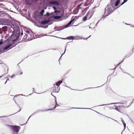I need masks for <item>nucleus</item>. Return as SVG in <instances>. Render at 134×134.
Instances as JSON below:
<instances>
[{
  "label": "nucleus",
  "mask_w": 134,
  "mask_h": 134,
  "mask_svg": "<svg viewBox=\"0 0 134 134\" xmlns=\"http://www.w3.org/2000/svg\"><path fill=\"white\" fill-rule=\"evenodd\" d=\"M66 47H65V51H64V53L63 54H62V55L61 56V57H62V56L64 54H65V51H66Z\"/></svg>",
  "instance_id": "37"
},
{
  "label": "nucleus",
  "mask_w": 134,
  "mask_h": 134,
  "mask_svg": "<svg viewBox=\"0 0 134 134\" xmlns=\"http://www.w3.org/2000/svg\"><path fill=\"white\" fill-rule=\"evenodd\" d=\"M49 14V13L48 12H47L46 13V15H48Z\"/></svg>",
  "instance_id": "48"
},
{
  "label": "nucleus",
  "mask_w": 134,
  "mask_h": 134,
  "mask_svg": "<svg viewBox=\"0 0 134 134\" xmlns=\"http://www.w3.org/2000/svg\"><path fill=\"white\" fill-rule=\"evenodd\" d=\"M125 24L126 25H129L131 26V24H127V23H125Z\"/></svg>",
  "instance_id": "59"
},
{
  "label": "nucleus",
  "mask_w": 134,
  "mask_h": 134,
  "mask_svg": "<svg viewBox=\"0 0 134 134\" xmlns=\"http://www.w3.org/2000/svg\"><path fill=\"white\" fill-rule=\"evenodd\" d=\"M120 107H123V105H121V106L118 105V108Z\"/></svg>",
  "instance_id": "46"
},
{
  "label": "nucleus",
  "mask_w": 134,
  "mask_h": 134,
  "mask_svg": "<svg viewBox=\"0 0 134 134\" xmlns=\"http://www.w3.org/2000/svg\"><path fill=\"white\" fill-rule=\"evenodd\" d=\"M33 37H32L31 38H30V40H29V41L32 40L33 39Z\"/></svg>",
  "instance_id": "58"
},
{
  "label": "nucleus",
  "mask_w": 134,
  "mask_h": 134,
  "mask_svg": "<svg viewBox=\"0 0 134 134\" xmlns=\"http://www.w3.org/2000/svg\"><path fill=\"white\" fill-rule=\"evenodd\" d=\"M117 103H111L107 104H103L102 105H98V106H104V105H109V104H117Z\"/></svg>",
  "instance_id": "20"
},
{
  "label": "nucleus",
  "mask_w": 134,
  "mask_h": 134,
  "mask_svg": "<svg viewBox=\"0 0 134 134\" xmlns=\"http://www.w3.org/2000/svg\"><path fill=\"white\" fill-rule=\"evenodd\" d=\"M15 74L11 76V78H13L14 76H15Z\"/></svg>",
  "instance_id": "50"
},
{
  "label": "nucleus",
  "mask_w": 134,
  "mask_h": 134,
  "mask_svg": "<svg viewBox=\"0 0 134 134\" xmlns=\"http://www.w3.org/2000/svg\"><path fill=\"white\" fill-rule=\"evenodd\" d=\"M116 9L114 4H112L111 2L110 4H108L107 5V6L105 9V11L108 13H110V14Z\"/></svg>",
  "instance_id": "2"
},
{
  "label": "nucleus",
  "mask_w": 134,
  "mask_h": 134,
  "mask_svg": "<svg viewBox=\"0 0 134 134\" xmlns=\"http://www.w3.org/2000/svg\"><path fill=\"white\" fill-rule=\"evenodd\" d=\"M36 26H38V27H42V26H39V25H36Z\"/></svg>",
  "instance_id": "53"
},
{
  "label": "nucleus",
  "mask_w": 134,
  "mask_h": 134,
  "mask_svg": "<svg viewBox=\"0 0 134 134\" xmlns=\"http://www.w3.org/2000/svg\"><path fill=\"white\" fill-rule=\"evenodd\" d=\"M46 109H38L36 110L35 112L31 114V116H33L35 115L38 113L39 112H43L47 111Z\"/></svg>",
  "instance_id": "6"
},
{
  "label": "nucleus",
  "mask_w": 134,
  "mask_h": 134,
  "mask_svg": "<svg viewBox=\"0 0 134 134\" xmlns=\"http://www.w3.org/2000/svg\"><path fill=\"white\" fill-rule=\"evenodd\" d=\"M122 72H123V73H125L128 75H130L131 77V76H132L130 74L128 73H127L126 72H124L123 71H122Z\"/></svg>",
  "instance_id": "38"
},
{
  "label": "nucleus",
  "mask_w": 134,
  "mask_h": 134,
  "mask_svg": "<svg viewBox=\"0 0 134 134\" xmlns=\"http://www.w3.org/2000/svg\"><path fill=\"white\" fill-rule=\"evenodd\" d=\"M11 26L14 32L16 33L13 32L11 36L6 40L1 39L0 40V53H3L4 50L8 49L12 46H13L14 43V40L16 38L19 37L20 35V28L18 25L16 24H12V25H7Z\"/></svg>",
  "instance_id": "1"
},
{
  "label": "nucleus",
  "mask_w": 134,
  "mask_h": 134,
  "mask_svg": "<svg viewBox=\"0 0 134 134\" xmlns=\"http://www.w3.org/2000/svg\"><path fill=\"white\" fill-rule=\"evenodd\" d=\"M71 109H91L90 108H75V107H72Z\"/></svg>",
  "instance_id": "16"
},
{
  "label": "nucleus",
  "mask_w": 134,
  "mask_h": 134,
  "mask_svg": "<svg viewBox=\"0 0 134 134\" xmlns=\"http://www.w3.org/2000/svg\"><path fill=\"white\" fill-rule=\"evenodd\" d=\"M55 1H51L49 2V4H51L54 5Z\"/></svg>",
  "instance_id": "24"
},
{
  "label": "nucleus",
  "mask_w": 134,
  "mask_h": 134,
  "mask_svg": "<svg viewBox=\"0 0 134 134\" xmlns=\"http://www.w3.org/2000/svg\"><path fill=\"white\" fill-rule=\"evenodd\" d=\"M110 2L112 4H114L116 8H117V0H110Z\"/></svg>",
  "instance_id": "9"
},
{
  "label": "nucleus",
  "mask_w": 134,
  "mask_h": 134,
  "mask_svg": "<svg viewBox=\"0 0 134 134\" xmlns=\"http://www.w3.org/2000/svg\"><path fill=\"white\" fill-rule=\"evenodd\" d=\"M64 14V13L62 14L61 15H57L54 16V19L55 20H59L61 18Z\"/></svg>",
  "instance_id": "10"
},
{
  "label": "nucleus",
  "mask_w": 134,
  "mask_h": 134,
  "mask_svg": "<svg viewBox=\"0 0 134 134\" xmlns=\"http://www.w3.org/2000/svg\"><path fill=\"white\" fill-rule=\"evenodd\" d=\"M134 49V48L132 49V53H133V50Z\"/></svg>",
  "instance_id": "63"
},
{
  "label": "nucleus",
  "mask_w": 134,
  "mask_h": 134,
  "mask_svg": "<svg viewBox=\"0 0 134 134\" xmlns=\"http://www.w3.org/2000/svg\"><path fill=\"white\" fill-rule=\"evenodd\" d=\"M102 19H100L98 22L96 24V26H97L98 24V23Z\"/></svg>",
  "instance_id": "42"
},
{
  "label": "nucleus",
  "mask_w": 134,
  "mask_h": 134,
  "mask_svg": "<svg viewBox=\"0 0 134 134\" xmlns=\"http://www.w3.org/2000/svg\"><path fill=\"white\" fill-rule=\"evenodd\" d=\"M75 20V18H74L73 19H71V20L70 21H71V23H72L73 21Z\"/></svg>",
  "instance_id": "35"
},
{
  "label": "nucleus",
  "mask_w": 134,
  "mask_h": 134,
  "mask_svg": "<svg viewBox=\"0 0 134 134\" xmlns=\"http://www.w3.org/2000/svg\"><path fill=\"white\" fill-rule=\"evenodd\" d=\"M67 40H74V39L76 40L77 39H75V37L74 36H70L69 37H68L66 38Z\"/></svg>",
  "instance_id": "11"
},
{
  "label": "nucleus",
  "mask_w": 134,
  "mask_h": 134,
  "mask_svg": "<svg viewBox=\"0 0 134 134\" xmlns=\"http://www.w3.org/2000/svg\"><path fill=\"white\" fill-rule=\"evenodd\" d=\"M91 35H90L89 37H87V38H79L80 39H83V40H87V38H89V37H91Z\"/></svg>",
  "instance_id": "27"
},
{
  "label": "nucleus",
  "mask_w": 134,
  "mask_h": 134,
  "mask_svg": "<svg viewBox=\"0 0 134 134\" xmlns=\"http://www.w3.org/2000/svg\"><path fill=\"white\" fill-rule=\"evenodd\" d=\"M21 35L22 36V35H23V32H21Z\"/></svg>",
  "instance_id": "60"
},
{
  "label": "nucleus",
  "mask_w": 134,
  "mask_h": 134,
  "mask_svg": "<svg viewBox=\"0 0 134 134\" xmlns=\"http://www.w3.org/2000/svg\"><path fill=\"white\" fill-rule=\"evenodd\" d=\"M74 18H75V19H77V16H75Z\"/></svg>",
  "instance_id": "54"
},
{
  "label": "nucleus",
  "mask_w": 134,
  "mask_h": 134,
  "mask_svg": "<svg viewBox=\"0 0 134 134\" xmlns=\"http://www.w3.org/2000/svg\"><path fill=\"white\" fill-rule=\"evenodd\" d=\"M53 9L54 10V11L57 10V9L54 6L53 7Z\"/></svg>",
  "instance_id": "36"
},
{
  "label": "nucleus",
  "mask_w": 134,
  "mask_h": 134,
  "mask_svg": "<svg viewBox=\"0 0 134 134\" xmlns=\"http://www.w3.org/2000/svg\"><path fill=\"white\" fill-rule=\"evenodd\" d=\"M126 101H122L120 102H118V103L122 104H124L125 103V102H126Z\"/></svg>",
  "instance_id": "25"
},
{
  "label": "nucleus",
  "mask_w": 134,
  "mask_h": 134,
  "mask_svg": "<svg viewBox=\"0 0 134 134\" xmlns=\"http://www.w3.org/2000/svg\"><path fill=\"white\" fill-rule=\"evenodd\" d=\"M131 77H132V78H134V77H133V76H131Z\"/></svg>",
  "instance_id": "64"
},
{
  "label": "nucleus",
  "mask_w": 134,
  "mask_h": 134,
  "mask_svg": "<svg viewBox=\"0 0 134 134\" xmlns=\"http://www.w3.org/2000/svg\"><path fill=\"white\" fill-rule=\"evenodd\" d=\"M55 105H57L58 106H59V105L57 103V100H56V97H55Z\"/></svg>",
  "instance_id": "26"
},
{
  "label": "nucleus",
  "mask_w": 134,
  "mask_h": 134,
  "mask_svg": "<svg viewBox=\"0 0 134 134\" xmlns=\"http://www.w3.org/2000/svg\"><path fill=\"white\" fill-rule=\"evenodd\" d=\"M25 35L24 36V39L25 40L27 38V36L25 33Z\"/></svg>",
  "instance_id": "29"
},
{
  "label": "nucleus",
  "mask_w": 134,
  "mask_h": 134,
  "mask_svg": "<svg viewBox=\"0 0 134 134\" xmlns=\"http://www.w3.org/2000/svg\"><path fill=\"white\" fill-rule=\"evenodd\" d=\"M3 27L2 28V29H1V28H0V34H1L2 33V32H3V31H4V30H3ZM7 30L6 29H5L4 30V31H6Z\"/></svg>",
  "instance_id": "21"
},
{
  "label": "nucleus",
  "mask_w": 134,
  "mask_h": 134,
  "mask_svg": "<svg viewBox=\"0 0 134 134\" xmlns=\"http://www.w3.org/2000/svg\"><path fill=\"white\" fill-rule=\"evenodd\" d=\"M61 30V29L60 28H58V29H56V31H59V30Z\"/></svg>",
  "instance_id": "40"
},
{
  "label": "nucleus",
  "mask_w": 134,
  "mask_h": 134,
  "mask_svg": "<svg viewBox=\"0 0 134 134\" xmlns=\"http://www.w3.org/2000/svg\"><path fill=\"white\" fill-rule=\"evenodd\" d=\"M125 58H124L118 64V66L121 63H122L124 61V59Z\"/></svg>",
  "instance_id": "30"
},
{
  "label": "nucleus",
  "mask_w": 134,
  "mask_h": 134,
  "mask_svg": "<svg viewBox=\"0 0 134 134\" xmlns=\"http://www.w3.org/2000/svg\"><path fill=\"white\" fill-rule=\"evenodd\" d=\"M31 116H31H30V117L29 118H28V120H27V122L28 121V120L30 118V117L32 116Z\"/></svg>",
  "instance_id": "56"
},
{
  "label": "nucleus",
  "mask_w": 134,
  "mask_h": 134,
  "mask_svg": "<svg viewBox=\"0 0 134 134\" xmlns=\"http://www.w3.org/2000/svg\"><path fill=\"white\" fill-rule=\"evenodd\" d=\"M116 65V66H115V68L113 69H112L111 70L112 71H113V73L114 72V70L116 68L117 66V65Z\"/></svg>",
  "instance_id": "32"
},
{
  "label": "nucleus",
  "mask_w": 134,
  "mask_h": 134,
  "mask_svg": "<svg viewBox=\"0 0 134 134\" xmlns=\"http://www.w3.org/2000/svg\"><path fill=\"white\" fill-rule=\"evenodd\" d=\"M61 12V11L58 10H55L54 11V12L57 15L59 13H60Z\"/></svg>",
  "instance_id": "18"
},
{
  "label": "nucleus",
  "mask_w": 134,
  "mask_h": 134,
  "mask_svg": "<svg viewBox=\"0 0 134 134\" xmlns=\"http://www.w3.org/2000/svg\"><path fill=\"white\" fill-rule=\"evenodd\" d=\"M100 87V86H98V87H93H93L88 88H85V89H84V90L86 89H90V88H98V87Z\"/></svg>",
  "instance_id": "34"
},
{
  "label": "nucleus",
  "mask_w": 134,
  "mask_h": 134,
  "mask_svg": "<svg viewBox=\"0 0 134 134\" xmlns=\"http://www.w3.org/2000/svg\"><path fill=\"white\" fill-rule=\"evenodd\" d=\"M44 12V9L42 10L41 12L37 15V16L40 18H41L43 16Z\"/></svg>",
  "instance_id": "8"
},
{
  "label": "nucleus",
  "mask_w": 134,
  "mask_h": 134,
  "mask_svg": "<svg viewBox=\"0 0 134 134\" xmlns=\"http://www.w3.org/2000/svg\"><path fill=\"white\" fill-rule=\"evenodd\" d=\"M128 0H124L123 2L120 4V5H121L125 3V2L127 1Z\"/></svg>",
  "instance_id": "22"
},
{
  "label": "nucleus",
  "mask_w": 134,
  "mask_h": 134,
  "mask_svg": "<svg viewBox=\"0 0 134 134\" xmlns=\"http://www.w3.org/2000/svg\"><path fill=\"white\" fill-rule=\"evenodd\" d=\"M72 23L71 21H69L67 24H66L64 28H67Z\"/></svg>",
  "instance_id": "13"
},
{
  "label": "nucleus",
  "mask_w": 134,
  "mask_h": 134,
  "mask_svg": "<svg viewBox=\"0 0 134 134\" xmlns=\"http://www.w3.org/2000/svg\"><path fill=\"white\" fill-rule=\"evenodd\" d=\"M57 106H57V105H55L54 107L53 108H51V109H46V110L47 111H49V110H54V109H55L57 107Z\"/></svg>",
  "instance_id": "15"
},
{
  "label": "nucleus",
  "mask_w": 134,
  "mask_h": 134,
  "mask_svg": "<svg viewBox=\"0 0 134 134\" xmlns=\"http://www.w3.org/2000/svg\"><path fill=\"white\" fill-rule=\"evenodd\" d=\"M79 11V9L77 8H76L74 9L73 11V12L75 14H76L78 13Z\"/></svg>",
  "instance_id": "14"
},
{
  "label": "nucleus",
  "mask_w": 134,
  "mask_h": 134,
  "mask_svg": "<svg viewBox=\"0 0 134 134\" xmlns=\"http://www.w3.org/2000/svg\"><path fill=\"white\" fill-rule=\"evenodd\" d=\"M58 38H61V39H63V40H66V38H61V37H58Z\"/></svg>",
  "instance_id": "41"
},
{
  "label": "nucleus",
  "mask_w": 134,
  "mask_h": 134,
  "mask_svg": "<svg viewBox=\"0 0 134 134\" xmlns=\"http://www.w3.org/2000/svg\"><path fill=\"white\" fill-rule=\"evenodd\" d=\"M54 5H56L57 6H59L60 4L59 2L57 1H55Z\"/></svg>",
  "instance_id": "17"
},
{
  "label": "nucleus",
  "mask_w": 134,
  "mask_h": 134,
  "mask_svg": "<svg viewBox=\"0 0 134 134\" xmlns=\"http://www.w3.org/2000/svg\"><path fill=\"white\" fill-rule=\"evenodd\" d=\"M134 100V98L133 99V100H132V101L131 102V104H130V105L129 106L131 105V104L133 102V100ZM129 106L127 107H129Z\"/></svg>",
  "instance_id": "49"
},
{
  "label": "nucleus",
  "mask_w": 134,
  "mask_h": 134,
  "mask_svg": "<svg viewBox=\"0 0 134 134\" xmlns=\"http://www.w3.org/2000/svg\"><path fill=\"white\" fill-rule=\"evenodd\" d=\"M48 27V25L46 26V27H44V26H42V28H46Z\"/></svg>",
  "instance_id": "43"
},
{
  "label": "nucleus",
  "mask_w": 134,
  "mask_h": 134,
  "mask_svg": "<svg viewBox=\"0 0 134 134\" xmlns=\"http://www.w3.org/2000/svg\"><path fill=\"white\" fill-rule=\"evenodd\" d=\"M15 114V113L14 114H11L10 115H9L8 116H11V115H13L14 114ZM8 116H0V118H3V117H8Z\"/></svg>",
  "instance_id": "31"
},
{
  "label": "nucleus",
  "mask_w": 134,
  "mask_h": 134,
  "mask_svg": "<svg viewBox=\"0 0 134 134\" xmlns=\"http://www.w3.org/2000/svg\"><path fill=\"white\" fill-rule=\"evenodd\" d=\"M66 87H67L68 88H70V89H71V88L70 87H68V86H66Z\"/></svg>",
  "instance_id": "61"
},
{
  "label": "nucleus",
  "mask_w": 134,
  "mask_h": 134,
  "mask_svg": "<svg viewBox=\"0 0 134 134\" xmlns=\"http://www.w3.org/2000/svg\"><path fill=\"white\" fill-rule=\"evenodd\" d=\"M7 81V80H6V81H5V82L4 83V84H6V83Z\"/></svg>",
  "instance_id": "62"
},
{
  "label": "nucleus",
  "mask_w": 134,
  "mask_h": 134,
  "mask_svg": "<svg viewBox=\"0 0 134 134\" xmlns=\"http://www.w3.org/2000/svg\"><path fill=\"white\" fill-rule=\"evenodd\" d=\"M121 121L122 122V123H124V122H124V121L122 119V118H121Z\"/></svg>",
  "instance_id": "47"
},
{
  "label": "nucleus",
  "mask_w": 134,
  "mask_h": 134,
  "mask_svg": "<svg viewBox=\"0 0 134 134\" xmlns=\"http://www.w3.org/2000/svg\"><path fill=\"white\" fill-rule=\"evenodd\" d=\"M51 20L50 19L48 20H45L41 22L40 21V24L42 25H46L51 22Z\"/></svg>",
  "instance_id": "7"
},
{
  "label": "nucleus",
  "mask_w": 134,
  "mask_h": 134,
  "mask_svg": "<svg viewBox=\"0 0 134 134\" xmlns=\"http://www.w3.org/2000/svg\"><path fill=\"white\" fill-rule=\"evenodd\" d=\"M92 11H90L86 15L82 18V21H86L87 18H88V19H90L92 16Z\"/></svg>",
  "instance_id": "4"
},
{
  "label": "nucleus",
  "mask_w": 134,
  "mask_h": 134,
  "mask_svg": "<svg viewBox=\"0 0 134 134\" xmlns=\"http://www.w3.org/2000/svg\"><path fill=\"white\" fill-rule=\"evenodd\" d=\"M54 89L57 90V88L56 87H54L53 88V90Z\"/></svg>",
  "instance_id": "52"
},
{
  "label": "nucleus",
  "mask_w": 134,
  "mask_h": 134,
  "mask_svg": "<svg viewBox=\"0 0 134 134\" xmlns=\"http://www.w3.org/2000/svg\"><path fill=\"white\" fill-rule=\"evenodd\" d=\"M63 78L62 79V80H60L58 81L57 82L55 83H56V85L57 86V90L53 89V91H56V92H58L59 91L60 88L59 87V86L60 85V84L63 82L62 80L63 79Z\"/></svg>",
  "instance_id": "5"
},
{
  "label": "nucleus",
  "mask_w": 134,
  "mask_h": 134,
  "mask_svg": "<svg viewBox=\"0 0 134 134\" xmlns=\"http://www.w3.org/2000/svg\"><path fill=\"white\" fill-rule=\"evenodd\" d=\"M33 91H34V93H37V94H41V93H38L35 92L36 91V90H35V89L34 88H33Z\"/></svg>",
  "instance_id": "33"
},
{
  "label": "nucleus",
  "mask_w": 134,
  "mask_h": 134,
  "mask_svg": "<svg viewBox=\"0 0 134 134\" xmlns=\"http://www.w3.org/2000/svg\"><path fill=\"white\" fill-rule=\"evenodd\" d=\"M27 4L29 5H31V4L29 2L27 3Z\"/></svg>",
  "instance_id": "55"
},
{
  "label": "nucleus",
  "mask_w": 134,
  "mask_h": 134,
  "mask_svg": "<svg viewBox=\"0 0 134 134\" xmlns=\"http://www.w3.org/2000/svg\"><path fill=\"white\" fill-rule=\"evenodd\" d=\"M120 2V0H118V8L121 6L120 4H119Z\"/></svg>",
  "instance_id": "23"
},
{
  "label": "nucleus",
  "mask_w": 134,
  "mask_h": 134,
  "mask_svg": "<svg viewBox=\"0 0 134 134\" xmlns=\"http://www.w3.org/2000/svg\"><path fill=\"white\" fill-rule=\"evenodd\" d=\"M7 126L11 127L14 133H17L19 132L20 127V126L16 125H7Z\"/></svg>",
  "instance_id": "3"
},
{
  "label": "nucleus",
  "mask_w": 134,
  "mask_h": 134,
  "mask_svg": "<svg viewBox=\"0 0 134 134\" xmlns=\"http://www.w3.org/2000/svg\"><path fill=\"white\" fill-rule=\"evenodd\" d=\"M30 35L31 36H31H32L34 37V35L33 34L32 32H31L30 34Z\"/></svg>",
  "instance_id": "44"
},
{
  "label": "nucleus",
  "mask_w": 134,
  "mask_h": 134,
  "mask_svg": "<svg viewBox=\"0 0 134 134\" xmlns=\"http://www.w3.org/2000/svg\"><path fill=\"white\" fill-rule=\"evenodd\" d=\"M21 95V96H25V95H23V94H19V95H15V97H16V96H19V95Z\"/></svg>",
  "instance_id": "51"
},
{
  "label": "nucleus",
  "mask_w": 134,
  "mask_h": 134,
  "mask_svg": "<svg viewBox=\"0 0 134 134\" xmlns=\"http://www.w3.org/2000/svg\"><path fill=\"white\" fill-rule=\"evenodd\" d=\"M133 53H132V52L131 53H129V54H127L125 56V58H126L129 57Z\"/></svg>",
  "instance_id": "19"
},
{
  "label": "nucleus",
  "mask_w": 134,
  "mask_h": 134,
  "mask_svg": "<svg viewBox=\"0 0 134 134\" xmlns=\"http://www.w3.org/2000/svg\"><path fill=\"white\" fill-rule=\"evenodd\" d=\"M110 14V13H108L107 12H105V11H104V14L103 16V18H106V16H108Z\"/></svg>",
  "instance_id": "12"
},
{
  "label": "nucleus",
  "mask_w": 134,
  "mask_h": 134,
  "mask_svg": "<svg viewBox=\"0 0 134 134\" xmlns=\"http://www.w3.org/2000/svg\"><path fill=\"white\" fill-rule=\"evenodd\" d=\"M123 125H124V128H125V127H126V124L125 123V122H124V123H123Z\"/></svg>",
  "instance_id": "39"
},
{
  "label": "nucleus",
  "mask_w": 134,
  "mask_h": 134,
  "mask_svg": "<svg viewBox=\"0 0 134 134\" xmlns=\"http://www.w3.org/2000/svg\"><path fill=\"white\" fill-rule=\"evenodd\" d=\"M114 107H113V109H115L116 110H117V107L115 106V105H114Z\"/></svg>",
  "instance_id": "28"
},
{
  "label": "nucleus",
  "mask_w": 134,
  "mask_h": 134,
  "mask_svg": "<svg viewBox=\"0 0 134 134\" xmlns=\"http://www.w3.org/2000/svg\"><path fill=\"white\" fill-rule=\"evenodd\" d=\"M31 116H31H30V117L29 118H28V120H27V122L28 121V120L30 118V117L32 116Z\"/></svg>",
  "instance_id": "57"
},
{
  "label": "nucleus",
  "mask_w": 134,
  "mask_h": 134,
  "mask_svg": "<svg viewBox=\"0 0 134 134\" xmlns=\"http://www.w3.org/2000/svg\"><path fill=\"white\" fill-rule=\"evenodd\" d=\"M26 32L27 33H28V34H29L30 33L29 31L28 30H26Z\"/></svg>",
  "instance_id": "45"
}]
</instances>
